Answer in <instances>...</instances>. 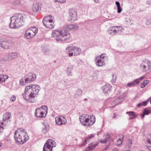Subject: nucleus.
Instances as JSON below:
<instances>
[{
    "label": "nucleus",
    "instance_id": "nucleus-1",
    "mask_svg": "<svg viewBox=\"0 0 151 151\" xmlns=\"http://www.w3.org/2000/svg\"><path fill=\"white\" fill-rule=\"evenodd\" d=\"M41 88L37 85L31 84L26 86L24 93L22 94L23 98L29 102H35V97H37Z\"/></svg>",
    "mask_w": 151,
    "mask_h": 151
},
{
    "label": "nucleus",
    "instance_id": "nucleus-2",
    "mask_svg": "<svg viewBox=\"0 0 151 151\" xmlns=\"http://www.w3.org/2000/svg\"><path fill=\"white\" fill-rule=\"evenodd\" d=\"M52 37L55 38L57 42L61 43L70 39L71 35L65 30H54L52 33Z\"/></svg>",
    "mask_w": 151,
    "mask_h": 151
},
{
    "label": "nucleus",
    "instance_id": "nucleus-3",
    "mask_svg": "<svg viewBox=\"0 0 151 151\" xmlns=\"http://www.w3.org/2000/svg\"><path fill=\"white\" fill-rule=\"evenodd\" d=\"M14 137L16 143L18 144H22L29 139L27 134L22 128L17 129L14 134Z\"/></svg>",
    "mask_w": 151,
    "mask_h": 151
},
{
    "label": "nucleus",
    "instance_id": "nucleus-4",
    "mask_svg": "<svg viewBox=\"0 0 151 151\" xmlns=\"http://www.w3.org/2000/svg\"><path fill=\"white\" fill-rule=\"evenodd\" d=\"M11 22L9 27L12 28H16L22 26L25 21L24 16L22 14H18L10 18Z\"/></svg>",
    "mask_w": 151,
    "mask_h": 151
},
{
    "label": "nucleus",
    "instance_id": "nucleus-5",
    "mask_svg": "<svg viewBox=\"0 0 151 151\" xmlns=\"http://www.w3.org/2000/svg\"><path fill=\"white\" fill-rule=\"evenodd\" d=\"M79 119L83 125L89 127L93 125L95 123L96 117L93 115H91L82 114L80 116Z\"/></svg>",
    "mask_w": 151,
    "mask_h": 151
},
{
    "label": "nucleus",
    "instance_id": "nucleus-6",
    "mask_svg": "<svg viewBox=\"0 0 151 151\" xmlns=\"http://www.w3.org/2000/svg\"><path fill=\"white\" fill-rule=\"evenodd\" d=\"M66 52L69 57L73 56H78L81 52V48L76 46H68L65 49Z\"/></svg>",
    "mask_w": 151,
    "mask_h": 151
},
{
    "label": "nucleus",
    "instance_id": "nucleus-7",
    "mask_svg": "<svg viewBox=\"0 0 151 151\" xmlns=\"http://www.w3.org/2000/svg\"><path fill=\"white\" fill-rule=\"evenodd\" d=\"M47 111V108L46 106H43L36 109L35 114L37 117L42 118L46 116Z\"/></svg>",
    "mask_w": 151,
    "mask_h": 151
},
{
    "label": "nucleus",
    "instance_id": "nucleus-8",
    "mask_svg": "<svg viewBox=\"0 0 151 151\" xmlns=\"http://www.w3.org/2000/svg\"><path fill=\"white\" fill-rule=\"evenodd\" d=\"M37 32V29L36 27H31L25 31L24 37L27 39H31L35 35Z\"/></svg>",
    "mask_w": 151,
    "mask_h": 151
},
{
    "label": "nucleus",
    "instance_id": "nucleus-9",
    "mask_svg": "<svg viewBox=\"0 0 151 151\" xmlns=\"http://www.w3.org/2000/svg\"><path fill=\"white\" fill-rule=\"evenodd\" d=\"M14 42L8 38H2L0 41V46L4 49H8L12 45Z\"/></svg>",
    "mask_w": 151,
    "mask_h": 151
},
{
    "label": "nucleus",
    "instance_id": "nucleus-10",
    "mask_svg": "<svg viewBox=\"0 0 151 151\" xmlns=\"http://www.w3.org/2000/svg\"><path fill=\"white\" fill-rule=\"evenodd\" d=\"M151 67V62L148 59H145L142 61L140 65L141 69L143 72H146L149 70Z\"/></svg>",
    "mask_w": 151,
    "mask_h": 151
},
{
    "label": "nucleus",
    "instance_id": "nucleus-11",
    "mask_svg": "<svg viewBox=\"0 0 151 151\" xmlns=\"http://www.w3.org/2000/svg\"><path fill=\"white\" fill-rule=\"evenodd\" d=\"M55 142L52 139L47 140L45 143L43 148V151H52L53 147H55Z\"/></svg>",
    "mask_w": 151,
    "mask_h": 151
},
{
    "label": "nucleus",
    "instance_id": "nucleus-12",
    "mask_svg": "<svg viewBox=\"0 0 151 151\" xmlns=\"http://www.w3.org/2000/svg\"><path fill=\"white\" fill-rule=\"evenodd\" d=\"M123 30V28L121 26H113L111 27L107 30V32L109 34L114 35L116 34H120Z\"/></svg>",
    "mask_w": 151,
    "mask_h": 151
},
{
    "label": "nucleus",
    "instance_id": "nucleus-13",
    "mask_svg": "<svg viewBox=\"0 0 151 151\" xmlns=\"http://www.w3.org/2000/svg\"><path fill=\"white\" fill-rule=\"evenodd\" d=\"M69 20L72 22L76 20L77 17V13L76 10L74 8H71L69 10Z\"/></svg>",
    "mask_w": 151,
    "mask_h": 151
},
{
    "label": "nucleus",
    "instance_id": "nucleus-14",
    "mask_svg": "<svg viewBox=\"0 0 151 151\" xmlns=\"http://www.w3.org/2000/svg\"><path fill=\"white\" fill-rule=\"evenodd\" d=\"M47 17H44L42 23L47 28L52 29L54 27V22L52 19H47Z\"/></svg>",
    "mask_w": 151,
    "mask_h": 151
},
{
    "label": "nucleus",
    "instance_id": "nucleus-15",
    "mask_svg": "<svg viewBox=\"0 0 151 151\" xmlns=\"http://www.w3.org/2000/svg\"><path fill=\"white\" fill-rule=\"evenodd\" d=\"M24 77L26 81L27 80V82L28 83H29L35 80L36 78V75L35 74L30 73L26 74Z\"/></svg>",
    "mask_w": 151,
    "mask_h": 151
},
{
    "label": "nucleus",
    "instance_id": "nucleus-16",
    "mask_svg": "<svg viewBox=\"0 0 151 151\" xmlns=\"http://www.w3.org/2000/svg\"><path fill=\"white\" fill-rule=\"evenodd\" d=\"M56 123L58 125H61L67 123V120L65 117L63 116H56L55 118Z\"/></svg>",
    "mask_w": 151,
    "mask_h": 151
},
{
    "label": "nucleus",
    "instance_id": "nucleus-17",
    "mask_svg": "<svg viewBox=\"0 0 151 151\" xmlns=\"http://www.w3.org/2000/svg\"><path fill=\"white\" fill-rule=\"evenodd\" d=\"M101 88L103 93L106 96L111 91L112 87L109 84H106L102 86Z\"/></svg>",
    "mask_w": 151,
    "mask_h": 151
},
{
    "label": "nucleus",
    "instance_id": "nucleus-18",
    "mask_svg": "<svg viewBox=\"0 0 151 151\" xmlns=\"http://www.w3.org/2000/svg\"><path fill=\"white\" fill-rule=\"evenodd\" d=\"M145 77L144 76H142L140 77L139 78L135 79L133 82L128 83L127 84V86H134L139 83L140 81Z\"/></svg>",
    "mask_w": 151,
    "mask_h": 151
},
{
    "label": "nucleus",
    "instance_id": "nucleus-19",
    "mask_svg": "<svg viewBox=\"0 0 151 151\" xmlns=\"http://www.w3.org/2000/svg\"><path fill=\"white\" fill-rule=\"evenodd\" d=\"M132 144V142L131 140L128 139L124 148L123 151H129L130 148Z\"/></svg>",
    "mask_w": 151,
    "mask_h": 151
},
{
    "label": "nucleus",
    "instance_id": "nucleus-20",
    "mask_svg": "<svg viewBox=\"0 0 151 151\" xmlns=\"http://www.w3.org/2000/svg\"><path fill=\"white\" fill-rule=\"evenodd\" d=\"M65 31H69L73 29H77L79 28L78 25H74L73 24L68 25L65 26Z\"/></svg>",
    "mask_w": 151,
    "mask_h": 151
},
{
    "label": "nucleus",
    "instance_id": "nucleus-21",
    "mask_svg": "<svg viewBox=\"0 0 151 151\" xmlns=\"http://www.w3.org/2000/svg\"><path fill=\"white\" fill-rule=\"evenodd\" d=\"M11 117V114L9 113L6 112L3 115V119L1 121L4 122V123L5 124V122H7L8 120Z\"/></svg>",
    "mask_w": 151,
    "mask_h": 151
},
{
    "label": "nucleus",
    "instance_id": "nucleus-22",
    "mask_svg": "<svg viewBox=\"0 0 151 151\" xmlns=\"http://www.w3.org/2000/svg\"><path fill=\"white\" fill-rule=\"evenodd\" d=\"M119 137L118 139L115 143V145L117 146H119L122 144L124 136L122 134H120L119 135Z\"/></svg>",
    "mask_w": 151,
    "mask_h": 151
},
{
    "label": "nucleus",
    "instance_id": "nucleus-23",
    "mask_svg": "<svg viewBox=\"0 0 151 151\" xmlns=\"http://www.w3.org/2000/svg\"><path fill=\"white\" fill-rule=\"evenodd\" d=\"M42 132L43 133L45 134L48 130L49 127L47 124H45L44 122L42 123Z\"/></svg>",
    "mask_w": 151,
    "mask_h": 151
},
{
    "label": "nucleus",
    "instance_id": "nucleus-24",
    "mask_svg": "<svg viewBox=\"0 0 151 151\" xmlns=\"http://www.w3.org/2000/svg\"><path fill=\"white\" fill-rule=\"evenodd\" d=\"M40 7L39 4L37 3H34L32 6V10L35 13L39 10Z\"/></svg>",
    "mask_w": 151,
    "mask_h": 151
},
{
    "label": "nucleus",
    "instance_id": "nucleus-25",
    "mask_svg": "<svg viewBox=\"0 0 151 151\" xmlns=\"http://www.w3.org/2000/svg\"><path fill=\"white\" fill-rule=\"evenodd\" d=\"M98 60H96L95 61L96 64V65L98 66H102L105 64V61L103 60L100 59L99 58H98Z\"/></svg>",
    "mask_w": 151,
    "mask_h": 151
},
{
    "label": "nucleus",
    "instance_id": "nucleus-26",
    "mask_svg": "<svg viewBox=\"0 0 151 151\" xmlns=\"http://www.w3.org/2000/svg\"><path fill=\"white\" fill-rule=\"evenodd\" d=\"M98 58L103 60L104 61L105 60H106L108 59L107 57L106 56V54H102L100 56H96L95 58V60L96 61V60H97Z\"/></svg>",
    "mask_w": 151,
    "mask_h": 151
},
{
    "label": "nucleus",
    "instance_id": "nucleus-27",
    "mask_svg": "<svg viewBox=\"0 0 151 151\" xmlns=\"http://www.w3.org/2000/svg\"><path fill=\"white\" fill-rule=\"evenodd\" d=\"M10 60H11L18 57V54L16 52H12L9 53Z\"/></svg>",
    "mask_w": 151,
    "mask_h": 151
},
{
    "label": "nucleus",
    "instance_id": "nucleus-28",
    "mask_svg": "<svg viewBox=\"0 0 151 151\" xmlns=\"http://www.w3.org/2000/svg\"><path fill=\"white\" fill-rule=\"evenodd\" d=\"M126 114H128L129 116V119H132L137 117V115L134 112L129 111L126 112Z\"/></svg>",
    "mask_w": 151,
    "mask_h": 151
},
{
    "label": "nucleus",
    "instance_id": "nucleus-29",
    "mask_svg": "<svg viewBox=\"0 0 151 151\" xmlns=\"http://www.w3.org/2000/svg\"><path fill=\"white\" fill-rule=\"evenodd\" d=\"M82 93L83 91L81 89H77L74 94L75 98L77 99L79 97L82 95Z\"/></svg>",
    "mask_w": 151,
    "mask_h": 151
},
{
    "label": "nucleus",
    "instance_id": "nucleus-30",
    "mask_svg": "<svg viewBox=\"0 0 151 151\" xmlns=\"http://www.w3.org/2000/svg\"><path fill=\"white\" fill-rule=\"evenodd\" d=\"M73 66L72 65L68 66L66 70V72L67 75L68 76H72V70L73 69Z\"/></svg>",
    "mask_w": 151,
    "mask_h": 151
},
{
    "label": "nucleus",
    "instance_id": "nucleus-31",
    "mask_svg": "<svg viewBox=\"0 0 151 151\" xmlns=\"http://www.w3.org/2000/svg\"><path fill=\"white\" fill-rule=\"evenodd\" d=\"M146 143L147 147L151 151V135H150V138L147 137Z\"/></svg>",
    "mask_w": 151,
    "mask_h": 151
},
{
    "label": "nucleus",
    "instance_id": "nucleus-32",
    "mask_svg": "<svg viewBox=\"0 0 151 151\" xmlns=\"http://www.w3.org/2000/svg\"><path fill=\"white\" fill-rule=\"evenodd\" d=\"M27 83H28L27 82V81H26V80L25 79V78L24 77L21 78L20 80L19 83L21 86H23L25 85Z\"/></svg>",
    "mask_w": 151,
    "mask_h": 151
},
{
    "label": "nucleus",
    "instance_id": "nucleus-33",
    "mask_svg": "<svg viewBox=\"0 0 151 151\" xmlns=\"http://www.w3.org/2000/svg\"><path fill=\"white\" fill-rule=\"evenodd\" d=\"M150 99L145 101L141 102L138 104L137 105V106L140 107L142 106H145L147 104V102L149 101Z\"/></svg>",
    "mask_w": 151,
    "mask_h": 151
},
{
    "label": "nucleus",
    "instance_id": "nucleus-34",
    "mask_svg": "<svg viewBox=\"0 0 151 151\" xmlns=\"http://www.w3.org/2000/svg\"><path fill=\"white\" fill-rule=\"evenodd\" d=\"M8 76L6 75H0V82H3L5 81L8 78Z\"/></svg>",
    "mask_w": 151,
    "mask_h": 151
},
{
    "label": "nucleus",
    "instance_id": "nucleus-35",
    "mask_svg": "<svg viewBox=\"0 0 151 151\" xmlns=\"http://www.w3.org/2000/svg\"><path fill=\"white\" fill-rule=\"evenodd\" d=\"M42 52L45 54H47L50 52V50L49 48L47 47H42Z\"/></svg>",
    "mask_w": 151,
    "mask_h": 151
},
{
    "label": "nucleus",
    "instance_id": "nucleus-36",
    "mask_svg": "<svg viewBox=\"0 0 151 151\" xmlns=\"http://www.w3.org/2000/svg\"><path fill=\"white\" fill-rule=\"evenodd\" d=\"M149 83V81L146 80L144 81L141 84V87L143 88L145 87Z\"/></svg>",
    "mask_w": 151,
    "mask_h": 151
},
{
    "label": "nucleus",
    "instance_id": "nucleus-37",
    "mask_svg": "<svg viewBox=\"0 0 151 151\" xmlns=\"http://www.w3.org/2000/svg\"><path fill=\"white\" fill-rule=\"evenodd\" d=\"M96 146V145H93V146L92 145H90L88 147V148L86 149L85 151H90L92 150Z\"/></svg>",
    "mask_w": 151,
    "mask_h": 151
},
{
    "label": "nucleus",
    "instance_id": "nucleus-38",
    "mask_svg": "<svg viewBox=\"0 0 151 151\" xmlns=\"http://www.w3.org/2000/svg\"><path fill=\"white\" fill-rule=\"evenodd\" d=\"M2 60H3L5 62L11 61L9 54L8 55H4V56Z\"/></svg>",
    "mask_w": 151,
    "mask_h": 151
},
{
    "label": "nucleus",
    "instance_id": "nucleus-39",
    "mask_svg": "<svg viewBox=\"0 0 151 151\" xmlns=\"http://www.w3.org/2000/svg\"><path fill=\"white\" fill-rule=\"evenodd\" d=\"M4 124V122L0 121V133H1L3 131V127Z\"/></svg>",
    "mask_w": 151,
    "mask_h": 151
},
{
    "label": "nucleus",
    "instance_id": "nucleus-40",
    "mask_svg": "<svg viewBox=\"0 0 151 151\" xmlns=\"http://www.w3.org/2000/svg\"><path fill=\"white\" fill-rule=\"evenodd\" d=\"M14 4L15 5H20L22 4V1L20 0H14Z\"/></svg>",
    "mask_w": 151,
    "mask_h": 151
},
{
    "label": "nucleus",
    "instance_id": "nucleus-41",
    "mask_svg": "<svg viewBox=\"0 0 151 151\" xmlns=\"http://www.w3.org/2000/svg\"><path fill=\"white\" fill-rule=\"evenodd\" d=\"M105 139L108 141L111 138V136L110 134L107 133L106 134H104Z\"/></svg>",
    "mask_w": 151,
    "mask_h": 151
},
{
    "label": "nucleus",
    "instance_id": "nucleus-42",
    "mask_svg": "<svg viewBox=\"0 0 151 151\" xmlns=\"http://www.w3.org/2000/svg\"><path fill=\"white\" fill-rule=\"evenodd\" d=\"M116 75L115 74H112V79L111 82L112 83H115L116 82Z\"/></svg>",
    "mask_w": 151,
    "mask_h": 151
},
{
    "label": "nucleus",
    "instance_id": "nucleus-43",
    "mask_svg": "<svg viewBox=\"0 0 151 151\" xmlns=\"http://www.w3.org/2000/svg\"><path fill=\"white\" fill-rule=\"evenodd\" d=\"M145 115H148L151 113V110H148L147 108H145L143 111Z\"/></svg>",
    "mask_w": 151,
    "mask_h": 151
},
{
    "label": "nucleus",
    "instance_id": "nucleus-44",
    "mask_svg": "<svg viewBox=\"0 0 151 151\" xmlns=\"http://www.w3.org/2000/svg\"><path fill=\"white\" fill-rule=\"evenodd\" d=\"M120 99L121 98L119 97L114 101V102H116V104H118L121 103L122 101L120 100Z\"/></svg>",
    "mask_w": 151,
    "mask_h": 151
},
{
    "label": "nucleus",
    "instance_id": "nucleus-45",
    "mask_svg": "<svg viewBox=\"0 0 151 151\" xmlns=\"http://www.w3.org/2000/svg\"><path fill=\"white\" fill-rule=\"evenodd\" d=\"M55 1H57L61 4H63L66 2V0H55Z\"/></svg>",
    "mask_w": 151,
    "mask_h": 151
},
{
    "label": "nucleus",
    "instance_id": "nucleus-46",
    "mask_svg": "<svg viewBox=\"0 0 151 151\" xmlns=\"http://www.w3.org/2000/svg\"><path fill=\"white\" fill-rule=\"evenodd\" d=\"M146 24L147 25H149L151 24V18L147 19L145 22Z\"/></svg>",
    "mask_w": 151,
    "mask_h": 151
},
{
    "label": "nucleus",
    "instance_id": "nucleus-47",
    "mask_svg": "<svg viewBox=\"0 0 151 151\" xmlns=\"http://www.w3.org/2000/svg\"><path fill=\"white\" fill-rule=\"evenodd\" d=\"M94 136V134H91L90 135L88 136L87 137H86L88 140L93 137Z\"/></svg>",
    "mask_w": 151,
    "mask_h": 151
},
{
    "label": "nucleus",
    "instance_id": "nucleus-48",
    "mask_svg": "<svg viewBox=\"0 0 151 151\" xmlns=\"http://www.w3.org/2000/svg\"><path fill=\"white\" fill-rule=\"evenodd\" d=\"M16 97L14 95H12L10 98V99L12 101H14L16 99Z\"/></svg>",
    "mask_w": 151,
    "mask_h": 151
},
{
    "label": "nucleus",
    "instance_id": "nucleus-49",
    "mask_svg": "<svg viewBox=\"0 0 151 151\" xmlns=\"http://www.w3.org/2000/svg\"><path fill=\"white\" fill-rule=\"evenodd\" d=\"M117 12L118 13H120V12H122V9L121 8V6L120 7H117Z\"/></svg>",
    "mask_w": 151,
    "mask_h": 151
},
{
    "label": "nucleus",
    "instance_id": "nucleus-50",
    "mask_svg": "<svg viewBox=\"0 0 151 151\" xmlns=\"http://www.w3.org/2000/svg\"><path fill=\"white\" fill-rule=\"evenodd\" d=\"M107 142V141L106 139L101 140L100 141V142L102 143H106Z\"/></svg>",
    "mask_w": 151,
    "mask_h": 151
},
{
    "label": "nucleus",
    "instance_id": "nucleus-51",
    "mask_svg": "<svg viewBox=\"0 0 151 151\" xmlns=\"http://www.w3.org/2000/svg\"><path fill=\"white\" fill-rule=\"evenodd\" d=\"M88 140L86 137L85 138V140L82 145L83 146L85 145L87 143V142L88 141Z\"/></svg>",
    "mask_w": 151,
    "mask_h": 151
},
{
    "label": "nucleus",
    "instance_id": "nucleus-52",
    "mask_svg": "<svg viewBox=\"0 0 151 151\" xmlns=\"http://www.w3.org/2000/svg\"><path fill=\"white\" fill-rule=\"evenodd\" d=\"M115 4L116 5L117 7L120 6V4L119 2L118 1H116L115 2Z\"/></svg>",
    "mask_w": 151,
    "mask_h": 151
},
{
    "label": "nucleus",
    "instance_id": "nucleus-53",
    "mask_svg": "<svg viewBox=\"0 0 151 151\" xmlns=\"http://www.w3.org/2000/svg\"><path fill=\"white\" fill-rule=\"evenodd\" d=\"M47 17V19H50V18L52 17V16L51 15H50L47 16L45 17Z\"/></svg>",
    "mask_w": 151,
    "mask_h": 151
},
{
    "label": "nucleus",
    "instance_id": "nucleus-54",
    "mask_svg": "<svg viewBox=\"0 0 151 151\" xmlns=\"http://www.w3.org/2000/svg\"><path fill=\"white\" fill-rule=\"evenodd\" d=\"M147 2L148 4L151 5V0H147Z\"/></svg>",
    "mask_w": 151,
    "mask_h": 151
},
{
    "label": "nucleus",
    "instance_id": "nucleus-55",
    "mask_svg": "<svg viewBox=\"0 0 151 151\" xmlns=\"http://www.w3.org/2000/svg\"><path fill=\"white\" fill-rule=\"evenodd\" d=\"M145 115H146L144 113V112H143V114H142V116H141V118L143 119L145 116Z\"/></svg>",
    "mask_w": 151,
    "mask_h": 151
},
{
    "label": "nucleus",
    "instance_id": "nucleus-56",
    "mask_svg": "<svg viewBox=\"0 0 151 151\" xmlns=\"http://www.w3.org/2000/svg\"><path fill=\"white\" fill-rule=\"evenodd\" d=\"M94 1L95 2L98 3L100 2V0H94Z\"/></svg>",
    "mask_w": 151,
    "mask_h": 151
},
{
    "label": "nucleus",
    "instance_id": "nucleus-57",
    "mask_svg": "<svg viewBox=\"0 0 151 151\" xmlns=\"http://www.w3.org/2000/svg\"><path fill=\"white\" fill-rule=\"evenodd\" d=\"M112 151H119L118 149L117 148H115L114 149H113Z\"/></svg>",
    "mask_w": 151,
    "mask_h": 151
},
{
    "label": "nucleus",
    "instance_id": "nucleus-58",
    "mask_svg": "<svg viewBox=\"0 0 151 151\" xmlns=\"http://www.w3.org/2000/svg\"><path fill=\"white\" fill-rule=\"evenodd\" d=\"M109 146H108V145H107V146H106V147H105V148H104V149L105 150H106L107 149H108V148H109Z\"/></svg>",
    "mask_w": 151,
    "mask_h": 151
},
{
    "label": "nucleus",
    "instance_id": "nucleus-59",
    "mask_svg": "<svg viewBox=\"0 0 151 151\" xmlns=\"http://www.w3.org/2000/svg\"><path fill=\"white\" fill-rule=\"evenodd\" d=\"M114 116L113 117V118H116V116H115V114H114Z\"/></svg>",
    "mask_w": 151,
    "mask_h": 151
},
{
    "label": "nucleus",
    "instance_id": "nucleus-60",
    "mask_svg": "<svg viewBox=\"0 0 151 151\" xmlns=\"http://www.w3.org/2000/svg\"><path fill=\"white\" fill-rule=\"evenodd\" d=\"M84 100V101H87L88 100V99L87 98H85Z\"/></svg>",
    "mask_w": 151,
    "mask_h": 151
},
{
    "label": "nucleus",
    "instance_id": "nucleus-61",
    "mask_svg": "<svg viewBox=\"0 0 151 151\" xmlns=\"http://www.w3.org/2000/svg\"><path fill=\"white\" fill-rule=\"evenodd\" d=\"M1 146V143L0 142V147Z\"/></svg>",
    "mask_w": 151,
    "mask_h": 151
},
{
    "label": "nucleus",
    "instance_id": "nucleus-62",
    "mask_svg": "<svg viewBox=\"0 0 151 151\" xmlns=\"http://www.w3.org/2000/svg\"><path fill=\"white\" fill-rule=\"evenodd\" d=\"M90 119H89L88 120V122H90Z\"/></svg>",
    "mask_w": 151,
    "mask_h": 151
},
{
    "label": "nucleus",
    "instance_id": "nucleus-63",
    "mask_svg": "<svg viewBox=\"0 0 151 151\" xmlns=\"http://www.w3.org/2000/svg\"><path fill=\"white\" fill-rule=\"evenodd\" d=\"M150 104H151V100H150Z\"/></svg>",
    "mask_w": 151,
    "mask_h": 151
}]
</instances>
